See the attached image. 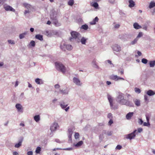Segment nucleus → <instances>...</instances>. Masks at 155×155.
Here are the masks:
<instances>
[{"label": "nucleus", "instance_id": "f257e3e1", "mask_svg": "<svg viewBox=\"0 0 155 155\" xmlns=\"http://www.w3.org/2000/svg\"><path fill=\"white\" fill-rule=\"evenodd\" d=\"M116 100L120 105H125L132 107H134V105L133 103L124 99V94L122 93H119L116 98Z\"/></svg>", "mask_w": 155, "mask_h": 155}, {"label": "nucleus", "instance_id": "f03ea898", "mask_svg": "<svg viewBox=\"0 0 155 155\" xmlns=\"http://www.w3.org/2000/svg\"><path fill=\"white\" fill-rule=\"evenodd\" d=\"M55 66L57 70L60 71L63 73L65 72V68L61 63L56 62L55 63Z\"/></svg>", "mask_w": 155, "mask_h": 155}, {"label": "nucleus", "instance_id": "7ed1b4c3", "mask_svg": "<svg viewBox=\"0 0 155 155\" xmlns=\"http://www.w3.org/2000/svg\"><path fill=\"white\" fill-rule=\"evenodd\" d=\"M132 35L130 34H124L119 36V38L124 41H128L132 37Z\"/></svg>", "mask_w": 155, "mask_h": 155}, {"label": "nucleus", "instance_id": "20e7f679", "mask_svg": "<svg viewBox=\"0 0 155 155\" xmlns=\"http://www.w3.org/2000/svg\"><path fill=\"white\" fill-rule=\"evenodd\" d=\"M23 5L25 8L27 9L25 11L24 14L25 15L31 12L33 9L32 6L28 3H24L23 4Z\"/></svg>", "mask_w": 155, "mask_h": 155}, {"label": "nucleus", "instance_id": "39448f33", "mask_svg": "<svg viewBox=\"0 0 155 155\" xmlns=\"http://www.w3.org/2000/svg\"><path fill=\"white\" fill-rule=\"evenodd\" d=\"M71 34L72 38L75 39L76 41L78 42H80V38L81 37V35L79 33L72 31L71 32Z\"/></svg>", "mask_w": 155, "mask_h": 155}, {"label": "nucleus", "instance_id": "423d86ee", "mask_svg": "<svg viewBox=\"0 0 155 155\" xmlns=\"http://www.w3.org/2000/svg\"><path fill=\"white\" fill-rule=\"evenodd\" d=\"M137 131V130H135L131 133L126 135L125 136V137L127 139H129L130 140L134 139L136 135L135 133H136Z\"/></svg>", "mask_w": 155, "mask_h": 155}, {"label": "nucleus", "instance_id": "0eeeda50", "mask_svg": "<svg viewBox=\"0 0 155 155\" xmlns=\"http://www.w3.org/2000/svg\"><path fill=\"white\" fill-rule=\"evenodd\" d=\"M112 48L113 51L117 52H119L121 50V48L120 46L116 44L113 45Z\"/></svg>", "mask_w": 155, "mask_h": 155}, {"label": "nucleus", "instance_id": "6e6552de", "mask_svg": "<svg viewBox=\"0 0 155 155\" xmlns=\"http://www.w3.org/2000/svg\"><path fill=\"white\" fill-rule=\"evenodd\" d=\"M3 8L6 11H10L13 12H15V10L12 8L11 6L8 5L6 4L3 5Z\"/></svg>", "mask_w": 155, "mask_h": 155}, {"label": "nucleus", "instance_id": "1a4fd4ad", "mask_svg": "<svg viewBox=\"0 0 155 155\" xmlns=\"http://www.w3.org/2000/svg\"><path fill=\"white\" fill-rule=\"evenodd\" d=\"M58 126V124L56 122H54L50 127V130L51 132H52L55 131Z\"/></svg>", "mask_w": 155, "mask_h": 155}, {"label": "nucleus", "instance_id": "9d476101", "mask_svg": "<svg viewBox=\"0 0 155 155\" xmlns=\"http://www.w3.org/2000/svg\"><path fill=\"white\" fill-rule=\"evenodd\" d=\"M73 82L78 86H81L82 84L80 80L78 78L74 77L73 78Z\"/></svg>", "mask_w": 155, "mask_h": 155}, {"label": "nucleus", "instance_id": "9b49d317", "mask_svg": "<svg viewBox=\"0 0 155 155\" xmlns=\"http://www.w3.org/2000/svg\"><path fill=\"white\" fill-rule=\"evenodd\" d=\"M15 107L18 112H22L23 107L20 104H17L15 105Z\"/></svg>", "mask_w": 155, "mask_h": 155}, {"label": "nucleus", "instance_id": "f8f14e48", "mask_svg": "<svg viewBox=\"0 0 155 155\" xmlns=\"http://www.w3.org/2000/svg\"><path fill=\"white\" fill-rule=\"evenodd\" d=\"M73 132V130L72 128H69L68 129V137L69 138V141H72L71 137Z\"/></svg>", "mask_w": 155, "mask_h": 155}, {"label": "nucleus", "instance_id": "ddd939ff", "mask_svg": "<svg viewBox=\"0 0 155 155\" xmlns=\"http://www.w3.org/2000/svg\"><path fill=\"white\" fill-rule=\"evenodd\" d=\"M107 98L109 102L110 107L113 108V97L109 94H107Z\"/></svg>", "mask_w": 155, "mask_h": 155}, {"label": "nucleus", "instance_id": "4468645a", "mask_svg": "<svg viewBox=\"0 0 155 155\" xmlns=\"http://www.w3.org/2000/svg\"><path fill=\"white\" fill-rule=\"evenodd\" d=\"M57 16V15L56 12H52L51 13L50 15V18L52 20L55 19H56Z\"/></svg>", "mask_w": 155, "mask_h": 155}, {"label": "nucleus", "instance_id": "2eb2a0df", "mask_svg": "<svg viewBox=\"0 0 155 155\" xmlns=\"http://www.w3.org/2000/svg\"><path fill=\"white\" fill-rule=\"evenodd\" d=\"M66 44L64 42H62L60 45V48L61 50L64 51H66Z\"/></svg>", "mask_w": 155, "mask_h": 155}, {"label": "nucleus", "instance_id": "dca6fc26", "mask_svg": "<svg viewBox=\"0 0 155 155\" xmlns=\"http://www.w3.org/2000/svg\"><path fill=\"white\" fill-rule=\"evenodd\" d=\"M134 115V113L130 112L127 114L126 116V119L128 120H130Z\"/></svg>", "mask_w": 155, "mask_h": 155}, {"label": "nucleus", "instance_id": "f3484780", "mask_svg": "<svg viewBox=\"0 0 155 155\" xmlns=\"http://www.w3.org/2000/svg\"><path fill=\"white\" fill-rule=\"evenodd\" d=\"M35 81L37 84H44V81L39 78L36 79Z\"/></svg>", "mask_w": 155, "mask_h": 155}, {"label": "nucleus", "instance_id": "a211bd4d", "mask_svg": "<svg viewBox=\"0 0 155 155\" xmlns=\"http://www.w3.org/2000/svg\"><path fill=\"white\" fill-rule=\"evenodd\" d=\"M53 23L56 26H59L61 25V24L59 22L57 18L53 20Z\"/></svg>", "mask_w": 155, "mask_h": 155}, {"label": "nucleus", "instance_id": "6ab92c4d", "mask_svg": "<svg viewBox=\"0 0 155 155\" xmlns=\"http://www.w3.org/2000/svg\"><path fill=\"white\" fill-rule=\"evenodd\" d=\"M134 28L136 29H138L142 28V27L137 23L135 22L133 24Z\"/></svg>", "mask_w": 155, "mask_h": 155}, {"label": "nucleus", "instance_id": "aec40b11", "mask_svg": "<svg viewBox=\"0 0 155 155\" xmlns=\"http://www.w3.org/2000/svg\"><path fill=\"white\" fill-rule=\"evenodd\" d=\"M147 94L149 96H152L155 94V92L151 90H149L147 91Z\"/></svg>", "mask_w": 155, "mask_h": 155}, {"label": "nucleus", "instance_id": "412c9836", "mask_svg": "<svg viewBox=\"0 0 155 155\" xmlns=\"http://www.w3.org/2000/svg\"><path fill=\"white\" fill-rule=\"evenodd\" d=\"M88 40L87 38L83 37L81 39H80V42L83 45H85L87 41Z\"/></svg>", "mask_w": 155, "mask_h": 155}, {"label": "nucleus", "instance_id": "4be33fe9", "mask_svg": "<svg viewBox=\"0 0 155 155\" xmlns=\"http://www.w3.org/2000/svg\"><path fill=\"white\" fill-rule=\"evenodd\" d=\"M134 102L135 105L137 106H139L140 105V101L139 100L135 99L134 100Z\"/></svg>", "mask_w": 155, "mask_h": 155}, {"label": "nucleus", "instance_id": "5701e85b", "mask_svg": "<svg viewBox=\"0 0 155 155\" xmlns=\"http://www.w3.org/2000/svg\"><path fill=\"white\" fill-rule=\"evenodd\" d=\"M98 18L97 17H96L93 20L90 22V24L91 25H95L96 24V22L98 21Z\"/></svg>", "mask_w": 155, "mask_h": 155}, {"label": "nucleus", "instance_id": "b1692460", "mask_svg": "<svg viewBox=\"0 0 155 155\" xmlns=\"http://www.w3.org/2000/svg\"><path fill=\"white\" fill-rule=\"evenodd\" d=\"M92 66L94 68L97 69H99V68L98 66L97 65L96 61L95 60H93L92 61Z\"/></svg>", "mask_w": 155, "mask_h": 155}, {"label": "nucleus", "instance_id": "393cba45", "mask_svg": "<svg viewBox=\"0 0 155 155\" xmlns=\"http://www.w3.org/2000/svg\"><path fill=\"white\" fill-rule=\"evenodd\" d=\"M60 105L62 109H64L68 106V104H66L64 102H60Z\"/></svg>", "mask_w": 155, "mask_h": 155}, {"label": "nucleus", "instance_id": "a878e982", "mask_svg": "<svg viewBox=\"0 0 155 155\" xmlns=\"http://www.w3.org/2000/svg\"><path fill=\"white\" fill-rule=\"evenodd\" d=\"M35 38L36 39L41 41L43 40V36L39 34L36 35Z\"/></svg>", "mask_w": 155, "mask_h": 155}, {"label": "nucleus", "instance_id": "bb28decb", "mask_svg": "<svg viewBox=\"0 0 155 155\" xmlns=\"http://www.w3.org/2000/svg\"><path fill=\"white\" fill-rule=\"evenodd\" d=\"M129 6L131 8L134 6L135 5V3L133 0H129Z\"/></svg>", "mask_w": 155, "mask_h": 155}, {"label": "nucleus", "instance_id": "cd10ccee", "mask_svg": "<svg viewBox=\"0 0 155 155\" xmlns=\"http://www.w3.org/2000/svg\"><path fill=\"white\" fill-rule=\"evenodd\" d=\"M88 28V26L86 24H84L82 25L80 28L81 29H84V30H87Z\"/></svg>", "mask_w": 155, "mask_h": 155}, {"label": "nucleus", "instance_id": "c85d7f7f", "mask_svg": "<svg viewBox=\"0 0 155 155\" xmlns=\"http://www.w3.org/2000/svg\"><path fill=\"white\" fill-rule=\"evenodd\" d=\"M34 119L36 122H38L40 120V116L39 115H35L34 117Z\"/></svg>", "mask_w": 155, "mask_h": 155}, {"label": "nucleus", "instance_id": "c756f323", "mask_svg": "<svg viewBox=\"0 0 155 155\" xmlns=\"http://www.w3.org/2000/svg\"><path fill=\"white\" fill-rule=\"evenodd\" d=\"M111 78L113 80L117 81L118 80L119 77L117 75H112L111 76Z\"/></svg>", "mask_w": 155, "mask_h": 155}, {"label": "nucleus", "instance_id": "7c9ffc66", "mask_svg": "<svg viewBox=\"0 0 155 155\" xmlns=\"http://www.w3.org/2000/svg\"><path fill=\"white\" fill-rule=\"evenodd\" d=\"M23 139L20 141L18 143L16 144L15 145V147L16 148H18L21 145Z\"/></svg>", "mask_w": 155, "mask_h": 155}, {"label": "nucleus", "instance_id": "2f4dec72", "mask_svg": "<svg viewBox=\"0 0 155 155\" xmlns=\"http://www.w3.org/2000/svg\"><path fill=\"white\" fill-rule=\"evenodd\" d=\"M27 32H25L24 33L20 34L19 36L20 39H21L24 38L25 36L27 35Z\"/></svg>", "mask_w": 155, "mask_h": 155}, {"label": "nucleus", "instance_id": "473e14b6", "mask_svg": "<svg viewBox=\"0 0 155 155\" xmlns=\"http://www.w3.org/2000/svg\"><path fill=\"white\" fill-rule=\"evenodd\" d=\"M60 91L61 94H68V91L67 90H60Z\"/></svg>", "mask_w": 155, "mask_h": 155}, {"label": "nucleus", "instance_id": "72a5a7b5", "mask_svg": "<svg viewBox=\"0 0 155 155\" xmlns=\"http://www.w3.org/2000/svg\"><path fill=\"white\" fill-rule=\"evenodd\" d=\"M83 143V142L82 141H80L77 144H74V146L78 147L81 146Z\"/></svg>", "mask_w": 155, "mask_h": 155}, {"label": "nucleus", "instance_id": "f704fd0d", "mask_svg": "<svg viewBox=\"0 0 155 155\" xmlns=\"http://www.w3.org/2000/svg\"><path fill=\"white\" fill-rule=\"evenodd\" d=\"M149 64L150 67H153L155 66V61H150Z\"/></svg>", "mask_w": 155, "mask_h": 155}, {"label": "nucleus", "instance_id": "c9c22d12", "mask_svg": "<svg viewBox=\"0 0 155 155\" xmlns=\"http://www.w3.org/2000/svg\"><path fill=\"white\" fill-rule=\"evenodd\" d=\"M154 7H155V2H151L149 5V8H151Z\"/></svg>", "mask_w": 155, "mask_h": 155}, {"label": "nucleus", "instance_id": "e433bc0d", "mask_svg": "<svg viewBox=\"0 0 155 155\" xmlns=\"http://www.w3.org/2000/svg\"><path fill=\"white\" fill-rule=\"evenodd\" d=\"M66 50L69 51L71 50L72 49V46L71 45L69 44H66Z\"/></svg>", "mask_w": 155, "mask_h": 155}, {"label": "nucleus", "instance_id": "4c0bfd02", "mask_svg": "<svg viewBox=\"0 0 155 155\" xmlns=\"http://www.w3.org/2000/svg\"><path fill=\"white\" fill-rule=\"evenodd\" d=\"M138 40V39H137V38H135L133 41L131 42L130 44L131 45H134L135 44L137 43Z\"/></svg>", "mask_w": 155, "mask_h": 155}, {"label": "nucleus", "instance_id": "58836bf2", "mask_svg": "<svg viewBox=\"0 0 155 155\" xmlns=\"http://www.w3.org/2000/svg\"><path fill=\"white\" fill-rule=\"evenodd\" d=\"M74 3V0H69L68 2V5L72 6Z\"/></svg>", "mask_w": 155, "mask_h": 155}, {"label": "nucleus", "instance_id": "ea45409f", "mask_svg": "<svg viewBox=\"0 0 155 155\" xmlns=\"http://www.w3.org/2000/svg\"><path fill=\"white\" fill-rule=\"evenodd\" d=\"M41 150V148L40 147H37L35 150V152L36 153H39Z\"/></svg>", "mask_w": 155, "mask_h": 155}, {"label": "nucleus", "instance_id": "a19ab883", "mask_svg": "<svg viewBox=\"0 0 155 155\" xmlns=\"http://www.w3.org/2000/svg\"><path fill=\"white\" fill-rule=\"evenodd\" d=\"M134 91L136 93L138 94H139L141 92L139 88L137 87H135L134 88Z\"/></svg>", "mask_w": 155, "mask_h": 155}, {"label": "nucleus", "instance_id": "79ce46f5", "mask_svg": "<svg viewBox=\"0 0 155 155\" xmlns=\"http://www.w3.org/2000/svg\"><path fill=\"white\" fill-rule=\"evenodd\" d=\"M8 43L11 45H14L15 44L14 41L11 40H8Z\"/></svg>", "mask_w": 155, "mask_h": 155}, {"label": "nucleus", "instance_id": "37998d69", "mask_svg": "<svg viewBox=\"0 0 155 155\" xmlns=\"http://www.w3.org/2000/svg\"><path fill=\"white\" fill-rule=\"evenodd\" d=\"M148 61V60L146 58H143L142 59L141 62L144 64H146Z\"/></svg>", "mask_w": 155, "mask_h": 155}, {"label": "nucleus", "instance_id": "c03bdc74", "mask_svg": "<svg viewBox=\"0 0 155 155\" xmlns=\"http://www.w3.org/2000/svg\"><path fill=\"white\" fill-rule=\"evenodd\" d=\"M92 6L95 8H97L98 6V4L97 2H95L92 4Z\"/></svg>", "mask_w": 155, "mask_h": 155}, {"label": "nucleus", "instance_id": "a18cd8bd", "mask_svg": "<svg viewBox=\"0 0 155 155\" xmlns=\"http://www.w3.org/2000/svg\"><path fill=\"white\" fill-rule=\"evenodd\" d=\"M30 45L33 47H34L35 45V41L33 40L31 41L30 43Z\"/></svg>", "mask_w": 155, "mask_h": 155}, {"label": "nucleus", "instance_id": "49530a36", "mask_svg": "<svg viewBox=\"0 0 155 155\" xmlns=\"http://www.w3.org/2000/svg\"><path fill=\"white\" fill-rule=\"evenodd\" d=\"M79 133H78L76 132L74 134V137L75 139H78L79 138Z\"/></svg>", "mask_w": 155, "mask_h": 155}, {"label": "nucleus", "instance_id": "de8ad7c7", "mask_svg": "<svg viewBox=\"0 0 155 155\" xmlns=\"http://www.w3.org/2000/svg\"><path fill=\"white\" fill-rule=\"evenodd\" d=\"M143 35V33L142 32H140L139 33L138 35L137 36V37L136 38H137V39H138V38L141 37Z\"/></svg>", "mask_w": 155, "mask_h": 155}, {"label": "nucleus", "instance_id": "09e8293b", "mask_svg": "<svg viewBox=\"0 0 155 155\" xmlns=\"http://www.w3.org/2000/svg\"><path fill=\"white\" fill-rule=\"evenodd\" d=\"M108 2L111 4H114L115 3V0H108Z\"/></svg>", "mask_w": 155, "mask_h": 155}, {"label": "nucleus", "instance_id": "8fccbe9b", "mask_svg": "<svg viewBox=\"0 0 155 155\" xmlns=\"http://www.w3.org/2000/svg\"><path fill=\"white\" fill-rule=\"evenodd\" d=\"M107 117L110 119H112L113 118L112 114L110 113L108 114L107 115Z\"/></svg>", "mask_w": 155, "mask_h": 155}, {"label": "nucleus", "instance_id": "3c124183", "mask_svg": "<svg viewBox=\"0 0 155 155\" xmlns=\"http://www.w3.org/2000/svg\"><path fill=\"white\" fill-rule=\"evenodd\" d=\"M143 125L144 126L149 127L150 126V124L149 122H144L143 123Z\"/></svg>", "mask_w": 155, "mask_h": 155}, {"label": "nucleus", "instance_id": "603ef678", "mask_svg": "<svg viewBox=\"0 0 155 155\" xmlns=\"http://www.w3.org/2000/svg\"><path fill=\"white\" fill-rule=\"evenodd\" d=\"M142 28L146 30L147 31V27L146 25H144L142 26Z\"/></svg>", "mask_w": 155, "mask_h": 155}, {"label": "nucleus", "instance_id": "864d4df0", "mask_svg": "<svg viewBox=\"0 0 155 155\" xmlns=\"http://www.w3.org/2000/svg\"><path fill=\"white\" fill-rule=\"evenodd\" d=\"M138 123L140 125H141L143 124V121L141 119L139 118L138 119Z\"/></svg>", "mask_w": 155, "mask_h": 155}, {"label": "nucleus", "instance_id": "5fc2aeb1", "mask_svg": "<svg viewBox=\"0 0 155 155\" xmlns=\"http://www.w3.org/2000/svg\"><path fill=\"white\" fill-rule=\"evenodd\" d=\"M119 14L122 16H124L125 15V13L123 12L122 11H120Z\"/></svg>", "mask_w": 155, "mask_h": 155}, {"label": "nucleus", "instance_id": "6e6d98bb", "mask_svg": "<svg viewBox=\"0 0 155 155\" xmlns=\"http://www.w3.org/2000/svg\"><path fill=\"white\" fill-rule=\"evenodd\" d=\"M113 123V121L112 119H110V120L109 121L108 124L109 125H111V124H112Z\"/></svg>", "mask_w": 155, "mask_h": 155}, {"label": "nucleus", "instance_id": "4d7b16f0", "mask_svg": "<svg viewBox=\"0 0 155 155\" xmlns=\"http://www.w3.org/2000/svg\"><path fill=\"white\" fill-rule=\"evenodd\" d=\"M113 108L110 107L111 109L115 110L116 109H117L118 108V106L117 105H113Z\"/></svg>", "mask_w": 155, "mask_h": 155}, {"label": "nucleus", "instance_id": "13d9d810", "mask_svg": "<svg viewBox=\"0 0 155 155\" xmlns=\"http://www.w3.org/2000/svg\"><path fill=\"white\" fill-rule=\"evenodd\" d=\"M122 146L119 145H117L116 147V149L118 150H120L122 148Z\"/></svg>", "mask_w": 155, "mask_h": 155}, {"label": "nucleus", "instance_id": "bf43d9fd", "mask_svg": "<svg viewBox=\"0 0 155 155\" xmlns=\"http://www.w3.org/2000/svg\"><path fill=\"white\" fill-rule=\"evenodd\" d=\"M5 2V0H0V6L2 5Z\"/></svg>", "mask_w": 155, "mask_h": 155}, {"label": "nucleus", "instance_id": "052dcab7", "mask_svg": "<svg viewBox=\"0 0 155 155\" xmlns=\"http://www.w3.org/2000/svg\"><path fill=\"white\" fill-rule=\"evenodd\" d=\"M143 131V129L142 128H139L138 129V132L140 133Z\"/></svg>", "mask_w": 155, "mask_h": 155}, {"label": "nucleus", "instance_id": "680f3d73", "mask_svg": "<svg viewBox=\"0 0 155 155\" xmlns=\"http://www.w3.org/2000/svg\"><path fill=\"white\" fill-rule=\"evenodd\" d=\"M63 150H73L72 148H68L63 149Z\"/></svg>", "mask_w": 155, "mask_h": 155}, {"label": "nucleus", "instance_id": "e2e57ef3", "mask_svg": "<svg viewBox=\"0 0 155 155\" xmlns=\"http://www.w3.org/2000/svg\"><path fill=\"white\" fill-rule=\"evenodd\" d=\"M120 26V25L118 24H117L114 26V28H118Z\"/></svg>", "mask_w": 155, "mask_h": 155}, {"label": "nucleus", "instance_id": "0e129e2a", "mask_svg": "<svg viewBox=\"0 0 155 155\" xmlns=\"http://www.w3.org/2000/svg\"><path fill=\"white\" fill-rule=\"evenodd\" d=\"M27 154L28 155H33V152L31 151H29L28 152Z\"/></svg>", "mask_w": 155, "mask_h": 155}, {"label": "nucleus", "instance_id": "69168bd1", "mask_svg": "<svg viewBox=\"0 0 155 155\" xmlns=\"http://www.w3.org/2000/svg\"><path fill=\"white\" fill-rule=\"evenodd\" d=\"M146 117L147 122H149V118L148 116L147 115H146Z\"/></svg>", "mask_w": 155, "mask_h": 155}, {"label": "nucleus", "instance_id": "338daca9", "mask_svg": "<svg viewBox=\"0 0 155 155\" xmlns=\"http://www.w3.org/2000/svg\"><path fill=\"white\" fill-rule=\"evenodd\" d=\"M54 87L55 88H58L60 87V85L58 84H56L54 85Z\"/></svg>", "mask_w": 155, "mask_h": 155}, {"label": "nucleus", "instance_id": "774afa93", "mask_svg": "<svg viewBox=\"0 0 155 155\" xmlns=\"http://www.w3.org/2000/svg\"><path fill=\"white\" fill-rule=\"evenodd\" d=\"M18 155V153L16 151H14L13 152V155Z\"/></svg>", "mask_w": 155, "mask_h": 155}]
</instances>
